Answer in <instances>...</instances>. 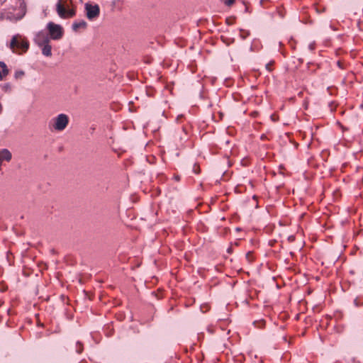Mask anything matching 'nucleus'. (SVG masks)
I'll return each mask as SVG.
<instances>
[{"mask_svg": "<svg viewBox=\"0 0 363 363\" xmlns=\"http://www.w3.org/2000/svg\"><path fill=\"white\" fill-rule=\"evenodd\" d=\"M337 65L340 67H342V65H341V62L340 61L337 62Z\"/></svg>", "mask_w": 363, "mask_h": 363, "instance_id": "20", "label": "nucleus"}, {"mask_svg": "<svg viewBox=\"0 0 363 363\" xmlns=\"http://www.w3.org/2000/svg\"><path fill=\"white\" fill-rule=\"evenodd\" d=\"M9 47L12 52L17 55H23L28 51L29 42L24 36L16 34L12 37Z\"/></svg>", "mask_w": 363, "mask_h": 363, "instance_id": "1", "label": "nucleus"}, {"mask_svg": "<svg viewBox=\"0 0 363 363\" xmlns=\"http://www.w3.org/2000/svg\"><path fill=\"white\" fill-rule=\"evenodd\" d=\"M0 68L2 69L4 74H9V69L7 68L6 65L4 62L0 61Z\"/></svg>", "mask_w": 363, "mask_h": 363, "instance_id": "9", "label": "nucleus"}, {"mask_svg": "<svg viewBox=\"0 0 363 363\" xmlns=\"http://www.w3.org/2000/svg\"><path fill=\"white\" fill-rule=\"evenodd\" d=\"M23 75H24V72L20 70V71H16L15 72L14 77L16 79H19V78H21Z\"/></svg>", "mask_w": 363, "mask_h": 363, "instance_id": "11", "label": "nucleus"}, {"mask_svg": "<svg viewBox=\"0 0 363 363\" xmlns=\"http://www.w3.org/2000/svg\"><path fill=\"white\" fill-rule=\"evenodd\" d=\"M68 123V116L66 114L61 113L53 119V122L50 124V127L55 130L62 131L66 128Z\"/></svg>", "mask_w": 363, "mask_h": 363, "instance_id": "4", "label": "nucleus"}, {"mask_svg": "<svg viewBox=\"0 0 363 363\" xmlns=\"http://www.w3.org/2000/svg\"><path fill=\"white\" fill-rule=\"evenodd\" d=\"M19 9L21 12V15L18 16V19L23 18V16L26 14V6L24 1H21L19 5Z\"/></svg>", "mask_w": 363, "mask_h": 363, "instance_id": "8", "label": "nucleus"}, {"mask_svg": "<svg viewBox=\"0 0 363 363\" xmlns=\"http://www.w3.org/2000/svg\"><path fill=\"white\" fill-rule=\"evenodd\" d=\"M252 257V252H248L247 254H246V258L249 260V262H251V258Z\"/></svg>", "mask_w": 363, "mask_h": 363, "instance_id": "14", "label": "nucleus"}, {"mask_svg": "<svg viewBox=\"0 0 363 363\" xmlns=\"http://www.w3.org/2000/svg\"><path fill=\"white\" fill-rule=\"evenodd\" d=\"M34 41L41 48L43 55H45V32H38L35 36Z\"/></svg>", "mask_w": 363, "mask_h": 363, "instance_id": "6", "label": "nucleus"}, {"mask_svg": "<svg viewBox=\"0 0 363 363\" xmlns=\"http://www.w3.org/2000/svg\"><path fill=\"white\" fill-rule=\"evenodd\" d=\"M47 52H46V55H47V57L48 56H50L52 55L51 53V46L50 45H48V43H47Z\"/></svg>", "mask_w": 363, "mask_h": 363, "instance_id": "12", "label": "nucleus"}, {"mask_svg": "<svg viewBox=\"0 0 363 363\" xmlns=\"http://www.w3.org/2000/svg\"><path fill=\"white\" fill-rule=\"evenodd\" d=\"M87 26L86 22L84 21H81L79 22H74L72 24V29L74 31H77L79 28H86Z\"/></svg>", "mask_w": 363, "mask_h": 363, "instance_id": "7", "label": "nucleus"}, {"mask_svg": "<svg viewBox=\"0 0 363 363\" xmlns=\"http://www.w3.org/2000/svg\"><path fill=\"white\" fill-rule=\"evenodd\" d=\"M4 88L6 90H7L8 89H9V84L5 85Z\"/></svg>", "mask_w": 363, "mask_h": 363, "instance_id": "18", "label": "nucleus"}, {"mask_svg": "<svg viewBox=\"0 0 363 363\" xmlns=\"http://www.w3.org/2000/svg\"><path fill=\"white\" fill-rule=\"evenodd\" d=\"M221 1L227 6H233L235 2V0H221Z\"/></svg>", "mask_w": 363, "mask_h": 363, "instance_id": "10", "label": "nucleus"}, {"mask_svg": "<svg viewBox=\"0 0 363 363\" xmlns=\"http://www.w3.org/2000/svg\"><path fill=\"white\" fill-rule=\"evenodd\" d=\"M2 110H3L2 105L0 103V113L2 112Z\"/></svg>", "mask_w": 363, "mask_h": 363, "instance_id": "19", "label": "nucleus"}, {"mask_svg": "<svg viewBox=\"0 0 363 363\" xmlns=\"http://www.w3.org/2000/svg\"><path fill=\"white\" fill-rule=\"evenodd\" d=\"M38 324H40V323L38 322ZM40 326L43 328V323H40Z\"/></svg>", "mask_w": 363, "mask_h": 363, "instance_id": "21", "label": "nucleus"}, {"mask_svg": "<svg viewBox=\"0 0 363 363\" xmlns=\"http://www.w3.org/2000/svg\"><path fill=\"white\" fill-rule=\"evenodd\" d=\"M273 64H274V62H270L269 63H267V64L265 65L266 69H267L268 71L271 72V71L272 70V66L273 65Z\"/></svg>", "mask_w": 363, "mask_h": 363, "instance_id": "13", "label": "nucleus"}, {"mask_svg": "<svg viewBox=\"0 0 363 363\" xmlns=\"http://www.w3.org/2000/svg\"><path fill=\"white\" fill-rule=\"evenodd\" d=\"M47 30L50 38L55 40H60L64 35L63 28L53 22H50L47 24Z\"/></svg>", "mask_w": 363, "mask_h": 363, "instance_id": "3", "label": "nucleus"}, {"mask_svg": "<svg viewBox=\"0 0 363 363\" xmlns=\"http://www.w3.org/2000/svg\"><path fill=\"white\" fill-rule=\"evenodd\" d=\"M43 333L41 331L40 332H37L35 333L36 338H41L43 337Z\"/></svg>", "mask_w": 363, "mask_h": 363, "instance_id": "15", "label": "nucleus"}, {"mask_svg": "<svg viewBox=\"0 0 363 363\" xmlns=\"http://www.w3.org/2000/svg\"><path fill=\"white\" fill-rule=\"evenodd\" d=\"M86 15L88 19L93 20L97 18L100 13V9L97 4L92 5L89 3L85 4Z\"/></svg>", "mask_w": 363, "mask_h": 363, "instance_id": "5", "label": "nucleus"}, {"mask_svg": "<svg viewBox=\"0 0 363 363\" xmlns=\"http://www.w3.org/2000/svg\"><path fill=\"white\" fill-rule=\"evenodd\" d=\"M57 13L62 18H72L76 14V10L72 6V0H59L56 5Z\"/></svg>", "mask_w": 363, "mask_h": 363, "instance_id": "2", "label": "nucleus"}, {"mask_svg": "<svg viewBox=\"0 0 363 363\" xmlns=\"http://www.w3.org/2000/svg\"><path fill=\"white\" fill-rule=\"evenodd\" d=\"M194 171L195 173L198 174L199 172V171H200L199 167L197 166L196 164H195L194 167Z\"/></svg>", "mask_w": 363, "mask_h": 363, "instance_id": "16", "label": "nucleus"}, {"mask_svg": "<svg viewBox=\"0 0 363 363\" xmlns=\"http://www.w3.org/2000/svg\"><path fill=\"white\" fill-rule=\"evenodd\" d=\"M7 74H4V71L2 70L0 72V81L3 80V79L6 76Z\"/></svg>", "mask_w": 363, "mask_h": 363, "instance_id": "17", "label": "nucleus"}]
</instances>
